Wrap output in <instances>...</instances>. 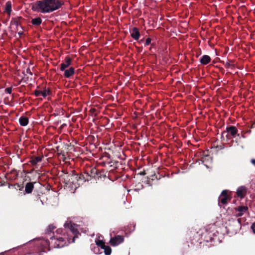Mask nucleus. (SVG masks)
Masks as SVG:
<instances>
[{
    "instance_id": "obj_35",
    "label": "nucleus",
    "mask_w": 255,
    "mask_h": 255,
    "mask_svg": "<svg viewBox=\"0 0 255 255\" xmlns=\"http://www.w3.org/2000/svg\"><path fill=\"white\" fill-rule=\"evenodd\" d=\"M27 72L28 73L30 74V75H32V72L30 71V69H29V68H28V69H27Z\"/></svg>"
},
{
    "instance_id": "obj_19",
    "label": "nucleus",
    "mask_w": 255,
    "mask_h": 255,
    "mask_svg": "<svg viewBox=\"0 0 255 255\" xmlns=\"http://www.w3.org/2000/svg\"><path fill=\"white\" fill-rule=\"evenodd\" d=\"M11 10V2L10 1H8L6 2L4 11L10 16Z\"/></svg>"
},
{
    "instance_id": "obj_36",
    "label": "nucleus",
    "mask_w": 255,
    "mask_h": 255,
    "mask_svg": "<svg viewBox=\"0 0 255 255\" xmlns=\"http://www.w3.org/2000/svg\"><path fill=\"white\" fill-rule=\"evenodd\" d=\"M143 41H144V38H143V39H142L140 40L139 41H138V42H139V43H141L142 42H143Z\"/></svg>"
},
{
    "instance_id": "obj_8",
    "label": "nucleus",
    "mask_w": 255,
    "mask_h": 255,
    "mask_svg": "<svg viewBox=\"0 0 255 255\" xmlns=\"http://www.w3.org/2000/svg\"><path fill=\"white\" fill-rule=\"evenodd\" d=\"M229 221L232 222L233 223V226L234 227V228H232V225H230V227L232 228L231 229L234 231L237 232L241 228V219L239 218L237 219H232L231 220H229Z\"/></svg>"
},
{
    "instance_id": "obj_12",
    "label": "nucleus",
    "mask_w": 255,
    "mask_h": 255,
    "mask_svg": "<svg viewBox=\"0 0 255 255\" xmlns=\"http://www.w3.org/2000/svg\"><path fill=\"white\" fill-rule=\"evenodd\" d=\"M36 183V182H29L27 183L25 186V193L27 194L31 193L34 188V185Z\"/></svg>"
},
{
    "instance_id": "obj_27",
    "label": "nucleus",
    "mask_w": 255,
    "mask_h": 255,
    "mask_svg": "<svg viewBox=\"0 0 255 255\" xmlns=\"http://www.w3.org/2000/svg\"><path fill=\"white\" fill-rule=\"evenodd\" d=\"M34 94L36 97H38L41 95V91L36 90L34 91Z\"/></svg>"
},
{
    "instance_id": "obj_10",
    "label": "nucleus",
    "mask_w": 255,
    "mask_h": 255,
    "mask_svg": "<svg viewBox=\"0 0 255 255\" xmlns=\"http://www.w3.org/2000/svg\"><path fill=\"white\" fill-rule=\"evenodd\" d=\"M72 64V59L71 58L68 56H67L64 59V61L63 62H62L60 64V70L61 71H64L65 69L68 67L70 65Z\"/></svg>"
},
{
    "instance_id": "obj_16",
    "label": "nucleus",
    "mask_w": 255,
    "mask_h": 255,
    "mask_svg": "<svg viewBox=\"0 0 255 255\" xmlns=\"http://www.w3.org/2000/svg\"><path fill=\"white\" fill-rule=\"evenodd\" d=\"M236 193L239 197L243 198L246 194V189L244 187H239L237 189Z\"/></svg>"
},
{
    "instance_id": "obj_30",
    "label": "nucleus",
    "mask_w": 255,
    "mask_h": 255,
    "mask_svg": "<svg viewBox=\"0 0 255 255\" xmlns=\"http://www.w3.org/2000/svg\"><path fill=\"white\" fill-rule=\"evenodd\" d=\"M251 229H252L253 233L255 234V222L252 225Z\"/></svg>"
},
{
    "instance_id": "obj_1",
    "label": "nucleus",
    "mask_w": 255,
    "mask_h": 255,
    "mask_svg": "<svg viewBox=\"0 0 255 255\" xmlns=\"http://www.w3.org/2000/svg\"><path fill=\"white\" fill-rule=\"evenodd\" d=\"M65 233H67L66 237H57L51 236L50 237V242L49 244H51L52 247L61 248L67 245L66 240L69 243L72 242L74 243L75 238L77 237L79 234V231L77 228V225L71 222H67L64 225ZM64 236H66L64 235Z\"/></svg>"
},
{
    "instance_id": "obj_31",
    "label": "nucleus",
    "mask_w": 255,
    "mask_h": 255,
    "mask_svg": "<svg viewBox=\"0 0 255 255\" xmlns=\"http://www.w3.org/2000/svg\"><path fill=\"white\" fill-rule=\"evenodd\" d=\"M231 66H232V65L230 64V63L229 62H227L225 64V66H226V67H229Z\"/></svg>"
},
{
    "instance_id": "obj_29",
    "label": "nucleus",
    "mask_w": 255,
    "mask_h": 255,
    "mask_svg": "<svg viewBox=\"0 0 255 255\" xmlns=\"http://www.w3.org/2000/svg\"><path fill=\"white\" fill-rule=\"evenodd\" d=\"M5 92H6L8 94H11V91H12V88L11 87H8V88H6L5 89Z\"/></svg>"
},
{
    "instance_id": "obj_13",
    "label": "nucleus",
    "mask_w": 255,
    "mask_h": 255,
    "mask_svg": "<svg viewBox=\"0 0 255 255\" xmlns=\"http://www.w3.org/2000/svg\"><path fill=\"white\" fill-rule=\"evenodd\" d=\"M64 76L67 78H69L72 75H74V74L75 73V68L71 67L69 68L68 69H65V70H64Z\"/></svg>"
},
{
    "instance_id": "obj_15",
    "label": "nucleus",
    "mask_w": 255,
    "mask_h": 255,
    "mask_svg": "<svg viewBox=\"0 0 255 255\" xmlns=\"http://www.w3.org/2000/svg\"><path fill=\"white\" fill-rule=\"evenodd\" d=\"M211 61V57L207 55L202 56L200 59V62L203 65H207Z\"/></svg>"
},
{
    "instance_id": "obj_33",
    "label": "nucleus",
    "mask_w": 255,
    "mask_h": 255,
    "mask_svg": "<svg viewBox=\"0 0 255 255\" xmlns=\"http://www.w3.org/2000/svg\"><path fill=\"white\" fill-rule=\"evenodd\" d=\"M251 163L255 166V159H252L251 161Z\"/></svg>"
},
{
    "instance_id": "obj_9",
    "label": "nucleus",
    "mask_w": 255,
    "mask_h": 255,
    "mask_svg": "<svg viewBox=\"0 0 255 255\" xmlns=\"http://www.w3.org/2000/svg\"><path fill=\"white\" fill-rule=\"evenodd\" d=\"M131 37L135 40H138L140 36V33L138 28L133 27L129 31Z\"/></svg>"
},
{
    "instance_id": "obj_21",
    "label": "nucleus",
    "mask_w": 255,
    "mask_h": 255,
    "mask_svg": "<svg viewBox=\"0 0 255 255\" xmlns=\"http://www.w3.org/2000/svg\"><path fill=\"white\" fill-rule=\"evenodd\" d=\"M51 94V90L50 88H46V87H44V89L41 91V95L45 98L47 96L50 95Z\"/></svg>"
},
{
    "instance_id": "obj_24",
    "label": "nucleus",
    "mask_w": 255,
    "mask_h": 255,
    "mask_svg": "<svg viewBox=\"0 0 255 255\" xmlns=\"http://www.w3.org/2000/svg\"><path fill=\"white\" fill-rule=\"evenodd\" d=\"M102 249L104 250L106 255H110L111 254L112 249L109 246L105 245V247H104Z\"/></svg>"
},
{
    "instance_id": "obj_22",
    "label": "nucleus",
    "mask_w": 255,
    "mask_h": 255,
    "mask_svg": "<svg viewBox=\"0 0 255 255\" xmlns=\"http://www.w3.org/2000/svg\"><path fill=\"white\" fill-rule=\"evenodd\" d=\"M56 228V227L52 224L49 225L46 230V234L48 235H50L51 233H54L53 230Z\"/></svg>"
},
{
    "instance_id": "obj_37",
    "label": "nucleus",
    "mask_w": 255,
    "mask_h": 255,
    "mask_svg": "<svg viewBox=\"0 0 255 255\" xmlns=\"http://www.w3.org/2000/svg\"><path fill=\"white\" fill-rule=\"evenodd\" d=\"M96 111V110L95 109H91V111L92 113L95 112Z\"/></svg>"
},
{
    "instance_id": "obj_20",
    "label": "nucleus",
    "mask_w": 255,
    "mask_h": 255,
    "mask_svg": "<svg viewBox=\"0 0 255 255\" xmlns=\"http://www.w3.org/2000/svg\"><path fill=\"white\" fill-rule=\"evenodd\" d=\"M106 173L107 172H106L105 170L104 169L101 170H98L96 178H97L98 179H99L100 178L102 179V178H104L106 177Z\"/></svg>"
},
{
    "instance_id": "obj_3",
    "label": "nucleus",
    "mask_w": 255,
    "mask_h": 255,
    "mask_svg": "<svg viewBox=\"0 0 255 255\" xmlns=\"http://www.w3.org/2000/svg\"><path fill=\"white\" fill-rule=\"evenodd\" d=\"M63 4L64 2L59 0H41L32 3L31 5L33 11L47 13L58 9Z\"/></svg>"
},
{
    "instance_id": "obj_14",
    "label": "nucleus",
    "mask_w": 255,
    "mask_h": 255,
    "mask_svg": "<svg viewBox=\"0 0 255 255\" xmlns=\"http://www.w3.org/2000/svg\"><path fill=\"white\" fill-rule=\"evenodd\" d=\"M42 158L43 156H32L30 157V160L29 162L32 165L34 166L36 165L38 162H40L42 160Z\"/></svg>"
},
{
    "instance_id": "obj_18",
    "label": "nucleus",
    "mask_w": 255,
    "mask_h": 255,
    "mask_svg": "<svg viewBox=\"0 0 255 255\" xmlns=\"http://www.w3.org/2000/svg\"><path fill=\"white\" fill-rule=\"evenodd\" d=\"M21 19L22 17L20 16L12 18L10 22V24L14 25L17 27L18 25L20 24V20Z\"/></svg>"
},
{
    "instance_id": "obj_26",
    "label": "nucleus",
    "mask_w": 255,
    "mask_h": 255,
    "mask_svg": "<svg viewBox=\"0 0 255 255\" xmlns=\"http://www.w3.org/2000/svg\"><path fill=\"white\" fill-rule=\"evenodd\" d=\"M13 186L14 187V188L16 189L19 190L20 191H21L24 187V186L23 185V184L20 185V184H19L18 183H16V184H14Z\"/></svg>"
},
{
    "instance_id": "obj_23",
    "label": "nucleus",
    "mask_w": 255,
    "mask_h": 255,
    "mask_svg": "<svg viewBox=\"0 0 255 255\" xmlns=\"http://www.w3.org/2000/svg\"><path fill=\"white\" fill-rule=\"evenodd\" d=\"M42 23V19L40 17L33 18L31 20V23L34 25H39Z\"/></svg>"
},
{
    "instance_id": "obj_34",
    "label": "nucleus",
    "mask_w": 255,
    "mask_h": 255,
    "mask_svg": "<svg viewBox=\"0 0 255 255\" xmlns=\"http://www.w3.org/2000/svg\"><path fill=\"white\" fill-rule=\"evenodd\" d=\"M136 48L137 49V50L138 52H141V50H142V48L141 47H137V46H135Z\"/></svg>"
},
{
    "instance_id": "obj_32",
    "label": "nucleus",
    "mask_w": 255,
    "mask_h": 255,
    "mask_svg": "<svg viewBox=\"0 0 255 255\" xmlns=\"http://www.w3.org/2000/svg\"><path fill=\"white\" fill-rule=\"evenodd\" d=\"M23 31H19L18 32V34L19 37H21V36L23 35Z\"/></svg>"
},
{
    "instance_id": "obj_38",
    "label": "nucleus",
    "mask_w": 255,
    "mask_h": 255,
    "mask_svg": "<svg viewBox=\"0 0 255 255\" xmlns=\"http://www.w3.org/2000/svg\"><path fill=\"white\" fill-rule=\"evenodd\" d=\"M15 173H16V176H17L18 175V174L16 173V171H15Z\"/></svg>"
},
{
    "instance_id": "obj_28",
    "label": "nucleus",
    "mask_w": 255,
    "mask_h": 255,
    "mask_svg": "<svg viewBox=\"0 0 255 255\" xmlns=\"http://www.w3.org/2000/svg\"><path fill=\"white\" fill-rule=\"evenodd\" d=\"M151 41V39L150 38H147L146 39L145 43H144V46L148 45L150 44Z\"/></svg>"
},
{
    "instance_id": "obj_7",
    "label": "nucleus",
    "mask_w": 255,
    "mask_h": 255,
    "mask_svg": "<svg viewBox=\"0 0 255 255\" xmlns=\"http://www.w3.org/2000/svg\"><path fill=\"white\" fill-rule=\"evenodd\" d=\"M124 238L123 236L118 235L114 238H112L110 241L111 246H116L124 242Z\"/></svg>"
},
{
    "instance_id": "obj_6",
    "label": "nucleus",
    "mask_w": 255,
    "mask_h": 255,
    "mask_svg": "<svg viewBox=\"0 0 255 255\" xmlns=\"http://www.w3.org/2000/svg\"><path fill=\"white\" fill-rule=\"evenodd\" d=\"M236 216L239 217L242 216L245 213L248 212V207L246 206H240L235 208Z\"/></svg>"
},
{
    "instance_id": "obj_17",
    "label": "nucleus",
    "mask_w": 255,
    "mask_h": 255,
    "mask_svg": "<svg viewBox=\"0 0 255 255\" xmlns=\"http://www.w3.org/2000/svg\"><path fill=\"white\" fill-rule=\"evenodd\" d=\"M19 122L21 126L25 127L27 126L29 122L28 118L25 116H21L19 119Z\"/></svg>"
},
{
    "instance_id": "obj_5",
    "label": "nucleus",
    "mask_w": 255,
    "mask_h": 255,
    "mask_svg": "<svg viewBox=\"0 0 255 255\" xmlns=\"http://www.w3.org/2000/svg\"><path fill=\"white\" fill-rule=\"evenodd\" d=\"M231 193V192L227 190L222 191L218 198V204L220 206L227 204L228 201L231 200L232 199Z\"/></svg>"
},
{
    "instance_id": "obj_2",
    "label": "nucleus",
    "mask_w": 255,
    "mask_h": 255,
    "mask_svg": "<svg viewBox=\"0 0 255 255\" xmlns=\"http://www.w3.org/2000/svg\"><path fill=\"white\" fill-rule=\"evenodd\" d=\"M65 187L70 188V190H75L90 178L87 174H76L74 171L71 173H64L61 175Z\"/></svg>"
},
{
    "instance_id": "obj_11",
    "label": "nucleus",
    "mask_w": 255,
    "mask_h": 255,
    "mask_svg": "<svg viewBox=\"0 0 255 255\" xmlns=\"http://www.w3.org/2000/svg\"><path fill=\"white\" fill-rule=\"evenodd\" d=\"M97 172L98 169L96 168H93L90 169V171H86L82 173V174H87L89 175V177L90 178L88 180L89 181L91 180L92 178H96Z\"/></svg>"
},
{
    "instance_id": "obj_25",
    "label": "nucleus",
    "mask_w": 255,
    "mask_h": 255,
    "mask_svg": "<svg viewBox=\"0 0 255 255\" xmlns=\"http://www.w3.org/2000/svg\"><path fill=\"white\" fill-rule=\"evenodd\" d=\"M96 244L97 246L101 247V249L105 247V242L102 240H98L96 241Z\"/></svg>"
},
{
    "instance_id": "obj_4",
    "label": "nucleus",
    "mask_w": 255,
    "mask_h": 255,
    "mask_svg": "<svg viewBox=\"0 0 255 255\" xmlns=\"http://www.w3.org/2000/svg\"><path fill=\"white\" fill-rule=\"evenodd\" d=\"M238 130L237 128L233 126H230L226 128V130L222 132V138L224 137L225 135L228 140L232 138H235L237 135L239 136L238 133Z\"/></svg>"
}]
</instances>
